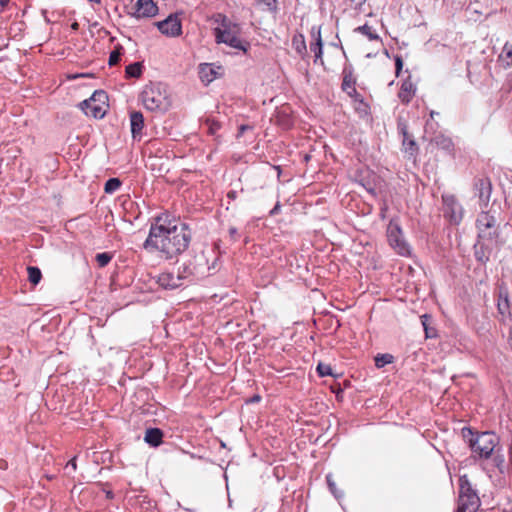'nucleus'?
I'll return each mask as SVG.
<instances>
[{
    "instance_id": "obj_10",
    "label": "nucleus",
    "mask_w": 512,
    "mask_h": 512,
    "mask_svg": "<svg viewBox=\"0 0 512 512\" xmlns=\"http://www.w3.org/2000/svg\"><path fill=\"white\" fill-rule=\"evenodd\" d=\"M159 31L167 37H177L182 33V24L178 16L170 15L156 23Z\"/></svg>"
},
{
    "instance_id": "obj_30",
    "label": "nucleus",
    "mask_w": 512,
    "mask_h": 512,
    "mask_svg": "<svg viewBox=\"0 0 512 512\" xmlns=\"http://www.w3.org/2000/svg\"><path fill=\"white\" fill-rule=\"evenodd\" d=\"M327 483L330 488V491L334 494L335 497L339 498L341 495L338 494V491L336 489V484L332 480V477L330 475L327 476Z\"/></svg>"
},
{
    "instance_id": "obj_3",
    "label": "nucleus",
    "mask_w": 512,
    "mask_h": 512,
    "mask_svg": "<svg viewBox=\"0 0 512 512\" xmlns=\"http://www.w3.org/2000/svg\"><path fill=\"white\" fill-rule=\"evenodd\" d=\"M216 22L219 26L214 29V36L217 43H224L232 48L247 51L249 44L243 42L239 35L241 32L240 26L231 21L228 17L223 14H218Z\"/></svg>"
},
{
    "instance_id": "obj_4",
    "label": "nucleus",
    "mask_w": 512,
    "mask_h": 512,
    "mask_svg": "<svg viewBox=\"0 0 512 512\" xmlns=\"http://www.w3.org/2000/svg\"><path fill=\"white\" fill-rule=\"evenodd\" d=\"M463 438L469 443L473 453L482 458H489L499 443V438L492 432H482L476 436L469 428L462 429Z\"/></svg>"
},
{
    "instance_id": "obj_32",
    "label": "nucleus",
    "mask_w": 512,
    "mask_h": 512,
    "mask_svg": "<svg viewBox=\"0 0 512 512\" xmlns=\"http://www.w3.org/2000/svg\"><path fill=\"white\" fill-rule=\"evenodd\" d=\"M395 65H396V74L398 75L403 66V61H402L401 57L397 56L395 58Z\"/></svg>"
},
{
    "instance_id": "obj_35",
    "label": "nucleus",
    "mask_w": 512,
    "mask_h": 512,
    "mask_svg": "<svg viewBox=\"0 0 512 512\" xmlns=\"http://www.w3.org/2000/svg\"><path fill=\"white\" fill-rule=\"evenodd\" d=\"M250 129V126L248 125H241L239 127V133L238 136L242 135L246 130Z\"/></svg>"
},
{
    "instance_id": "obj_8",
    "label": "nucleus",
    "mask_w": 512,
    "mask_h": 512,
    "mask_svg": "<svg viewBox=\"0 0 512 512\" xmlns=\"http://www.w3.org/2000/svg\"><path fill=\"white\" fill-rule=\"evenodd\" d=\"M387 237L390 246L400 255L407 256L410 254V247L402 235L399 224L391 220L387 228Z\"/></svg>"
},
{
    "instance_id": "obj_43",
    "label": "nucleus",
    "mask_w": 512,
    "mask_h": 512,
    "mask_svg": "<svg viewBox=\"0 0 512 512\" xmlns=\"http://www.w3.org/2000/svg\"><path fill=\"white\" fill-rule=\"evenodd\" d=\"M457 512H462L460 508H457Z\"/></svg>"
},
{
    "instance_id": "obj_14",
    "label": "nucleus",
    "mask_w": 512,
    "mask_h": 512,
    "mask_svg": "<svg viewBox=\"0 0 512 512\" xmlns=\"http://www.w3.org/2000/svg\"><path fill=\"white\" fill-rule=\"evenodd\" d=\"M184 278L185 276L181 274L174 275L173 273L164 272L158 276L157 283L164 289H175L183 284Z\"/></svg>"
},
{
    "instance_id": "obj_22",
    "label": "nucleus",
    "mask_w": 512,
    "mask_h": 512,
    "mask_svg": "<svg viewBox=\"0 0 512 512\" xmlns=\"http://www.w3.org/2000/svg\"><path fill=\"white\" fill-rule=\"evenodd\" d=\"M27 272H28L29 281L33 285H37L42 278L40 269L37 267H34V266H29V267H27Z\"/></svg>"
},
{
    "instance_id": "obj_23",
    "label": "nucleus",
    "mask_w": 512,
    "mask_h": 512,
    "mask_svg": "<svg viewBox=\"0 0 512 512\" xmlns=\"http://www.w3.org/2000/svg\"><path fill=\"white\" fill-rule=\"evenodd\" d=\"M393 356L390 354H378L375 357V365L377 368H382L387 364L392 363Z\"/></svg>"
},
{
    "instance_id": "obj_40",
    "label": "nucleus",
    "mask_w": 512,
    "mask_h": 512,
    "mask_svg": "<svg viewBox=\"0 0 512 512\" xmlns=\"http://www.w3.org/2000/svg\"><path fill=\"white\" fill-rule=\"evenodd\" d=\"M236 232H237V231H236V229H235V228H231V229H230V234H231V235L236 234Z\"/></svg>"
},
{
    "instance_id": "obj_11",
    "label": "nucleus",
    "mask_w": 512,
    "mask_h": 512,
    "mask_svg": "<svg viewBox=\"0 0 512 512\" xmlns=\"http://www.w3.org/2000/svg\"><path fill=\"white\" fill-rule=\"evenodd\" d=\"M131 15L135 18L154 17L158 13V7L153 0H137Z\"/></svg>"
},
{
    "instance_id": "obj_6",
    "label": "nucleus",
    "mask_w": 512,
    "mask_h": 512,
    "mask_svg": "<svg viewBox=\"0 0 512 512\" xmlns=\"http://www.w3.org/2000/svg\"><path fill=\"white\" fill-rule=\"evenodd\" d=\"M107 95L104 91H96L89 98L80 103L84 113L93 118H102L106 113Z\"/></svg>"
},
{
    "instance_id": "obj_16",
    "label": "nucleus",
    "mask_w": 512,
    "mask_h": 512,
    "mask_svg": "<svg viewBox=\"0 0 512 512\" xmlns=\"http://www.w3.org/2000/svg\"><path fill=\"white\" fill-rule=\"evenodd\" d=\"M130 122H131V132L133 135V138H136L141 134V131L144 126V118L141 112H133L130 115Z\"/></svg>"
},
{
    "instance_id": "obj_34",
    "label": "nucleus",
    "mask_w": 512,
    "mask_h": 512,
    "mask_svg": "<svg viewBox=\"0 0 512 512\" xmlns=\"http://www.w3.org/2000/svg\"><path fill=\"white\" fill-rule=\"evenodd\" d=\"M69 467H71L73 471L76 470V460L75 459H71L68 462L66 468L68 469Z\"/></svg>"
},
{
    "instance_id": "obj_38",
    "label": "nucleus",
    "mask_w": 512,
    "mask_h": 512,
    "mask_svg": "<svg viewBox=\"0 0 512 512\" xmlns=\"http://www.w3.org/2000/svg\"><path fill=\"white\" fill-rule=\"evenodd\" d=\"M279 209V204H276L275 207L270 211L271 215H275Z\"/></svg>"
},
{
    "instance_id": "obj_37",
    "label": "nucleus",
    "mask_w": 512,
    "mask_h": 512,
    "mask_svg": "<svg viewBox=\"0 0 512 512\" xmlns=\"http://www.w3.org/2000/svg\"><path fill=\"white\" fill-rule=\"evenodd\" d=\"M9 2H10V0H0L1 8L2 9L5 8L8 5Z\"/></svg>"
},
{
    "instance_id": "obj_18",
    "label": "nucleus",
    "mask_w": 512,
    "mask_h": 512,
    "mask_svg": "<svg viewBox=\"0 0 512 512\" xmlns=\"http://www.w3.org/2000/svg\"><path fill=\"white\" fill-rule=\"evenodd\" d=\"M163 433L158 428H150L146 431L144 440L151 446H159L162 442Z\"/></svg>"
},
{
    "instance_id": "obj_39",
    "label": "nucleus",
    "mask_w": 512,
    "mask_h": 512,
    "mask_svg": "<svg viewBox=\"0 0 512 512\" xmlns=\"http://www.w3.org/2000/svg\"><path fill=\"white\" fill-rule=\"evenodd\" d=\"M89 2L91 3H96V4H100L101 3V0H88Z\"/></svg>"
},
{
    "instance_id": "obj_21",
    "label": "nucleus",
    "mask_w": 512,
    "mask_h": 512,
    "mask_svg": "<svg viewBox=\"0 0 512 512\" xmlns=\"http://www.w3.org/2000/svg\"><path fill=\"white\" fill-rule=\"evenodd\" d=\"M142 64L135 62L126 67V76L132 78H139L142 75Z\"/></svg>"
},
{
    "instance_id": "obj_26",
    "label": "nucleus",
    "mask_w": 512,
    "mask_h": 512,
    "mask_svg": "<svg viewBox=\"0 0 512 512\" xmlns=\"http://www.w3.org/2000/svg\"><path fill=\"white\" fill-rule=\"evenodd\" d=\"M435 141L438 146H440L442 149H445V150H450L451 147L453 146L452 140L450 138L442 136V135L437 136Z\"/></svg>"
},
{
    "instance_id": "obj_29",
    "label": "nucleus",
    "mask_w": 512,
    "mask_h": 512,
    "mask_svg": "<svg viewBox=\"0 0 512 512\" xmlns=\"http://www.w3.org/2000/svg\"><path fill=\"white\" fill-rule=\"evenodd\" d=\"M120 56H121L120 48L112 51L109 56V62H108L109 65L110 66L116 65L120 60Z\"/></svg>"
},
{
    "instance_id": "obj_17",
    "label": "nucleus",
    "mask_w": 512,
    "mask_h": 512,
    "mask_svg": "<svg viewBox=\"0 0 512 512\" xmlns=\"http://www.w3.org/2000/svg\"><path fill=\"white\" fill-rule=\"evenodd\" d=\"M292 47L301 58L304 59L307 56V47L303 34L298 33L293 36Z\"/></svg>"
},
{
    "instance_id": "obj_25",
    "label": "nucleus",
    "mask_w": 512,
    "mask_h": 512,
    "mask_svg": "<svg viewBox=\"0 0 512 512\" xmlns=\"http://www.w3.org/2000/svg\"><path fill=\"white\" fill-rule=\"evenodd\" d=\"M498 310L501 314H505L509 310V297L508 293L504 295L500 294V300L498 301Z\"/></svg>"
},
{
    "instance_id": "obj_36",
    "label": "nucleus",
    "mask_w": 512,
    "mask_h": 512,
    "mask_svg": "<svg viewBox=\"0 0 512 512\" xmlns=\"http://www.w3.org/2000/svg\"><path fill=\"white\" fill-rule=\"evenodd\" d=\"M509 464L512 470V444L509 447Z\"/></svg>"
},
{
    "instance_id": "obj_19",
    "label": "nucleus",
    "mask_w": 512,
    "mask_h": 512,
    "mask_svg": "<svg viewBox=\"0 0 512 512\" xmlns=\"http://www.w3.org/2000/svg\"><path fill=\"white\" fill-rule=\"evenodd\" d=\"M499 61L502 63V66L507 69L512 65V44L506 42L501 54L499 55Z\"/></svg>"
},
{
    "instance_id": "obj_20",
    "label": "nucleus",
    "mask_w": 512,
    "mask_h": 512,
    "mask_svg": "<svg viewBox=\"0 0 512 512\" xmlns=\"http://www.w3.org/2000/svg\"><path fill=\"white\" fill-rule=\"evenodd\" d=\"M354 32L366 36L370 41L380 40L379 35L368 24H364L354 29Z\"/></svg>"
},
{
    "instance_id": "obj_9",
    "label": "nucleus",
    "mask_w": 512,
    "mask_h": 512,
    "mask_svg": "<svg viewBox=\"0 0 512 512\" xmlns=\"http://www.w3.org/2000/svg\"><path fill=\"white\" fill-rule=\"evenodd\" d=\"M443 213L451 224L458 225L463 219V208L453 195H443Z\"/></svg>"
},
{
    "instance_id": "obj_31",
    "label": "nucleus",
    "mask_w": 512,
    "mask_h": 512,
    "mask_svg": "<svg viewBox=\"0 0 512 512\" xmlns=\"http://www.w3.org/2000/svg\"><path fill=\"white\" fill-rule=\"evenodd\" d=\"M428 319H429V316H427V315H423L422 316V324L424 326V330H425V334H426L427 338L432 337L431 330H429L428 327H427V320Z\"/></svg>"
},
{
    "instance_id": "obj_2",
    "label": "nucleus",
    "mask_w": 512,
    "mask_h": 512,
    "mask_svg": "<svg viewBox=\"0 0 512 512\" xmlns=\"http://www.w3.org/2000/svg\"><path fill=\"white\" fill-rule=\"evenodd\" d=\"M478 240L475 244V257L478 261L486 263L493 252L503 243L501 220L497 210L481 212L476 220Z\"/></svg>"
},
{
    "instance_id": "obj_15",
    "label": "nucleus",
    "mask_w": 512,
    "mask_h": 512,
    "mask_svg": "<svg viewBox=\"0 0 512 512\" xmlns=\"http://www.w3.org/2000/svg\"><path fill=\"white\" fill-rule=\"evenodd\" d=\"M415 91H416V88H415L414 84L412 83L410 77H408L402 83L398 96L402 102L408 103L414 96Z\"/></svg>"
},
{
    "instance_id": "obj_5",
    "label": "nucleus",
    "mask_w": 512,
    "mask_h": 512,
    "mask_svg": "<svg viewBox=\"0 0 512 512\" xmlns=\"http://www.w3.org/2000/svg\"><path fill=\"white\" fill-rule=\"evenodd\" d=\"M144 107L150 111H166L170 106L166 87L161 83L146 85L140 95Z\"/></svg>"
},
{
    "instance_id": "obj_13",
    "label": "nucleus",
    "mask_w": 512,
    "mask_h": 512,
    "mask_svg": "<svg viewBox=\"0 0 512 512\" xmlns=\"http://www.w3.org/2000/svg\"><path fill=\"white\" fill-rule=\"evenodd\" d=\"M313 42L310 43V50L314 53V62L323 64V43L321 38V29L319 26H313L310 30Z\"/></svg>"
},
{
    "instance_id": "obj_1",
    "label": "nucleus",
    "mask_w": 512,
    "mask_h": 512,
    "mask_svg": "<svg viewBox=\"0 0 512 512\" xmlns=\"http://www.w3.org/2000/svg\"><path fill=\"white\" fill-rule=\"evenodd\" d=\"M190 240L191 233L185 224H177L163 214L152 222L144 248L148 251H159L166 259H171L184 252Z\"/></svg>"
},
{
    "instance_id": "obj_7",
    "label": "nucleus",
    "mask_w": 512,
    "mask_h": 512,
    "mask_svg": "<svg viewBox=\"0 0 512 512\" xmlns=\"http://www.w3.org/2000/svg\"><path fill=\"white\" fill-rule=\"evenodd\" d=\"M479 506L480 499L471 488L468 480L460 479L458 508H460L462 512H476Z\"/></svg>"
},
{
    "instance_id": "obj_12",
    "label": "nucleus",
    "mask_w": 512,
    "mask_h": 512,
    "mask_svg": "<svg viewBox=\"0 0 512 512\" xmlns=\"http://www.w3.org/2000/svg\"><path fill=\"white\" fill-rule=\"evenodd\" d=\"M223 68L213 63H202L199 65V77L205 84L211 83L216 78L223 75Z\"/></svg>"
},
{
    "instance_id": "obj_33",
    "label": "nucleus",
    "mask_w": 512,
    "mask_h": 512,
    "mask_svg": "<svg viewBox=\"0 0 512 512\" xmlns=\"http://www.w3.org/2000/svg\"><path fill=\"white\" fill-rule=\"evenodd\" d=\"M219 129V125L217 123H212L210 126H209V132L211 134H214L216 133V131Z\"/></svg>"
},
{
    "instance_id": "obj_27",
    "label": "nucleus",
    "mask_w": 512,
    "mask_h": 512,
    "mask_svg": "<svg viewBox=\"0 0 512 512\" xmlns=\"http://www.w3.org/2000/svg\"><path fill=\"white\" fill-rule=\"evenodd\" d=\"M111 258V255L108 253H99L96 255V260L100 267H105L111 261Z\"/></svg>"
},
{
    "instance_id": "obj_42",
    "label": "nucleus",
    "mask_w": 512,
    "mask_h": 512,
    "mask_svg": "<svg viewBox=\"0 0 512 512\" xmlns=\"http://www.w3.org/2000/svg\"><path fill=\"white\" fill-rule=\"evenodd\" d=\"M228 196H229V197H235V193H234V192H230V193L228 194Z\"/></svg>"
},
{
    "instance_id": "obj_41",
    "label": "nucleus",
    "mask_w": 512,
    "mask_h": 512,
    "mask_svg": "<svg viewBox=\"0 0 512 512\" xmlns=\"http://www.w3.org/2000/svg\"><path fill=\"white\" fill-rule=\"evenodd\" d=\"M504 512H512V504L510 505L509 508L505 509Z\"/></svg>"
},
{
    "instance_id": "obj_28",
    "label": "nucleus",
    "mask_w": 512,
    "mask_h": 512,
    "mask_svg": "<svg viewBox=\"0 0 512 512\" xmlns=\"http://www.w3.org/2000/svg\"><path fill=\"white\" fill-rule=\"evenodd\" d=\"M317 372L319 373L320 376L324 377V376H329V375H332V368L330 365L328 364H324V363H319L317 365Z\"/></svg>"
},
{
    "instance_id": "obj_24",
    "label": "nucleus",
    "mask_w": 512,
    "mask_h": 512,
    "mask_svg": "<svg viewBox=\"0 0 512 512\" xmlns=\"http://www.w3.org/2000/svg\"><path fill=\"white\" fill-rule=\"evenodd\" d=\"M121 186V181L118 178H111L105 183L104 190L106 193H114Z\"/></svg>"
}]
</instances>
